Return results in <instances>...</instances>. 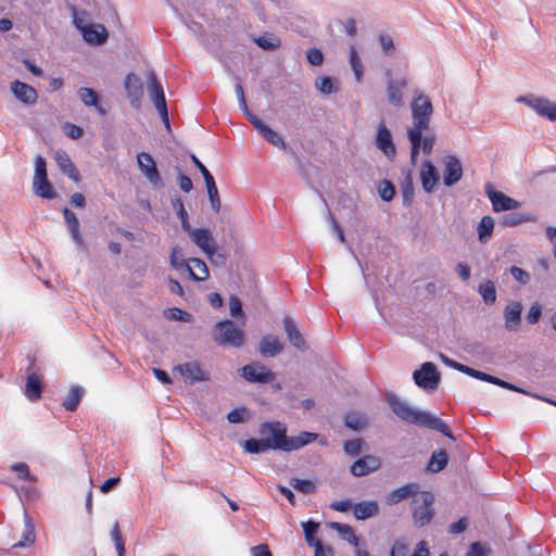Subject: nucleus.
Listing matches in <instances>:
<instances>
[{"label": "nucleus", "mask_w": 556, "mask_h": 556, "mask_svg": "<svg viewBox=\"0 0 556 556\" xmlns=\"http://www.w3.org/2000/svg\"><path fill=\"white\" fill-rule=\"evenodd\" d=\"M490 548L481 542H473L470 544L467 556H486Z\"/></svg>", "instance_id": "57"}, {"label": "nucleus", "mask_w": 556, "mask_h": 556, "mask_svg": "<svg viewBox=\"0 0 556 556\" xmlns=\"http://www.w3.org/2000/svg\"><path fill=\"white\" fill-rule=\"evenodd\" d=\"M250 123L258 130L262 137L275 147L283 149L286 142L282 137L270 127H268L261 118L254 114H249Z\"/></svg>", "instance_id": "14"}, {"label": "nucleus", "mask_w": 556, "mask_h": 556, "mask_svg": "<svg viewBox=\"0 0 556 556\" xmlns=\"http://www.w3.org/2000/svg\"><path fill=\"white\" fill-rule=\"evenodd\" d=\"M391 73V70L384 72L388 78L386 86L387 100L390 105L401 108L404 105L403 91L407 87L408 80L406 77L393 79Z\"/></svg>", "instance_id": "7"}, {"label": "nucleus", "mask_w": 556, "mask_h": 556, "mask_svg": "<svg viewBox=\"0 0 556 556\" xmlns=\"http://www.w3.org/2000/svg\"><path fill=\"white\" fill-rule=\"evenodd\" d=\"M376 146L389 160H393L395 157L396 149L392 140V135L383 123H380L378 126Z\"/></svg>", "instance_id": "15"}, {"label": "nucleus", "mask_w": 556, "mask_h": 556, "mask_svg": "<svg viewBox=\"0 0 556 556\" xmlns=\"http://www.w3.org/2000/svg\"><path fill=\"white\" fill-rule=\"evenodd\" d=\"M468 528V519L466 517L460 518L458 521L453 522L448 528V533L459 534L466 531Z\"/></svg>", "instance_id": "64"}, {"label": "nucleus", "mask_w": 556, "mask_h": 556, "mask_svg": "<svg viewBox=\"0 0 556 556\" xmlns=\"http://www.w3.org/2000/svg\"><path fill=\"white\" fill-rule=\"evenodd\" d=\"M65 223L71 231L72 238L80 248H86L84 243L83 236L79 230V220L74 212H72L68 207H64L62 210Z\"/></svg>", "instance_id": "25"}, {"label": "nucleus", "mask_w": 556, "mask_h": 556, "mask_svg": "<svg viewBox=\"0 0 556 556\" xmlns=\"http://www.w3.org/2000/svg\"><path fill=\"white\" fill-rule=\"evenodd\" d=\"M83 389L77 386H73L70 389L68 394L62 402V406L68 412H75L81 401Z\"/></svg>", "instance_id": "35"}, {"label": "nucleus", "mask_w": 556, "mask_h": 556, "mask_svg": "<svg viewBox=\"0 0 556 556\" xmlns=\"http://www.w3.org/2000/svg\"><path fill=\"white\" fill-rule=\"evenodd\" d=\"M379 506L376 501H363L353 506V514L357 520H365L377 516Z\"/></svg>", "instance_id": "27"}, {"label": "nucleus", "mask_w": 556, "mask_h": 556, "mask_svg": "<svg viewBox=\"0 0 556 556\" xmlns=\"http://www.w3.org/2000/svg\"><path fill=\"white\" fill-rule=\"evenodd\" d=\"M422 427L437 430L441 432L442 434L446 435L447 438L455 440L451 429L440 418L430 415L429 413L426 414V417L421 424Z\"/></svg>", "instance_id": "32"}, {"label": "nucleus", "mask_w": 556, "mask_h": 556, "mask_svg": "<svg viewBox=\"0 0 556 556\" xmlns=\"http://www.w3.org/2000/svg\"><path fill=\"white\" fill-rule=\"evenodd\" d=\"M485 193L491 201L494 212L511 211L519 207L520 203L501 191L494 190L492 184L485 185Z\"/></svg>", "instance_id": "10"}, {"label": "nucleus", "mask_w": 556, "mask_h": 556, "mask_svg": "<svg viewBox=\"0 0 556 556\" xmlns=\"http://www.w3.org/2000/svg\"><path fill=\"white\" fill-rule=\"evenodd\" d=\"M408 545L404 541H395L391 547L390 556H407Z\"/></svg>", "instance_id": "60"}, {"label": "nucleus", "mask_w": 556, "mask_h": 556, "mask_svg": "<svg viewBox=\"0 0 556 556\" xmlns=\"http://www.w3.org/2000/svg\"><path fill=\"white\" fill-rule=\"evenodd\" d=\"M380 47L386 55H392L395 51L393 39L389 35L381 34L379 36Z\"/></svg>", "instance_id": "54"}, {"label": "nucleus", "mask_w": 556, "mask_h": 556, "mask_svg": "<svg viewBox=\"0 0 556 556\" xmlns=\"http://www.w3.org/2000/svg\"><path fill=\"white\" fill-rule=\"evenodd\" d=\"M316 88L325 94H330L334 91L333 83L328 76H323L316 80Z\"/></svg>", "instance_id": "53"}, {"label": "nucleus", "mask_w": 556, "mask_h": 556, "mask_svg": "<svg viewBox=\"0 0 556 556\" xmlns=\"http://www.w3.org/2000/svg\"><path fill=\"white\" fill-rule=\"evenodd\" d=\"M331 528L334 529L339 536L349 542L351 545L357 547L359 539L355 534L354 529L350 525L340 523V522H332Z\"/></svg>", "instance_id": "34"}, {"label": "nucleus", "mask_w": 556, "mask_h": 556, "mask_svg": "<svg viewBox=\"0 0 556 556\" xmlns=\"http://www.w3.org/2000/svg\"><path fill=\"white\" fill-rule=\"evenodd\" d=\"M241 376L251 383H270L276 379V374L261 363L243 366Z\"/></svg>", "instance_id": "8"}, {"label": "nucleus", "mask_w": 556, "mask_h": 556, "mask_svg": "<svg viewBox=\"0 0 556 556\" xmlns=\"http://www.w3.org/2000/svg\"><path fill=\"white\" fill-rule=\"evenodd\" d=\"M410 111L413 126L407 130V136L410 142V159L415 163L419 154L421 134L430 128L433 114V105L430 98L420 91H416L410 103Z\"/></svg>", "instance_id": "2"}, {"label": "nucleus", "mask_w": 556, "mask_h": 556, "mask_svg": "<svg viewBox=\"0 0 556 556\" xmlns=\"http://www.w3.org/2000/svg\"><path fill=\"white\" fill-rule=\"evenodd\" d=\"M229 304H230V314L233 318L244 316L243 311H242L241 301L237 296H231Z\"/></svg>", "instance_id": "63"}, {"label": "nucleus", "mask_w": 556, "mask_h": 556, "mask_svg": "<svg viewBox=\"0 0 556 556\" xmlns=\"http://www.w3.org/2000/svg\"><path fill=\"white\" fill-rule=\"evenodd\" d=\"M477 230L479 240L481 242H486L493 233L494 219L489 215L483 216L478 224Z\"/></svg>", "instance_id": "37"}, {"label": "nucleus", "mask_w": 556, "mask_h": 556, "mask_svg": "<svg viewBox=\"0 0 556 556\" xmlns=\"http://www.w3.org/2000/svg\"><path fill=\"white\" fill-rule=\"evenodd\" d=\"M282 351V345L277 337L265 336L260 342V352L264 356H275Z\"/></svg>", "instance_id": "31"}, {"label": "nucleus", "mask_w": 556, "mask_h": 556, "mask_svg": "<svg viewBox=\"0 0 556 556\" xmlns=\"http://www.w3.org/2000/svg\"><path fill=\"white\" fill-rule=\"evenodd\" d=\"M148 83L150 98L159 113L164 117L167 126H169L164 90L154 72L149 73Z\"/></svg>", "instance_id": "9"}, {"label": "nucleus", "mask_w": 556, "mask_h": 556, "mask_svg": "<svg viewBox=\"0 0 556 556\" xmlns=\"http://www.w3.org/2000/svg\"><path fill=\"white\" fill-rule=\"evenodd\" d=\"M10 89L14 97L26 105L35 104L38 99L34 87L17 79L11 83Z\"/></svg>", "instance_id": "16"}, {"label": "nucleus", "mask_w": 556, "mask_h": 556, "mask_svg": "<svg viewBox=\"0 0 556 556\" xmlns=\"http://www.w3.org/2000/svg\"><path fill=\"white\" fill-rule=\"evenodd\" d=\"M379 194L383 201H391L395 194V189L389 180H383L379 187Z\"/></svg>", "instance_id": "52"}, {"label": "nucleus", "mask_w": 556, "mask_h": 556, "mask_svg": "<svg viewBox=\"0 0 556 556\" xmlns=\"http://www.w3.org/2000/svg\"><path fill=\"white\" fill-rule=\"evenodd\" d=\"M46 177H48L46 160L41 155H37L35 157L34 179L46 178Z\"/></svg>", "instance_id": "55"}, {"label": "nucleus", "mask_w": 556, "mask_h": 556, "mask_svg": "<svg viewBox=\"0 0 556 556\" xmlns=\"http://www.w3.org/2000/svg\"><path fill=\"white\" fill-rule=\"evenodd\" d=\"M435 143L434 135H426L420 140V148L425 154H430L432 152L433 146Z\"/></svg>", "instance_id": "62"}, {"label": "nucleus", "mask_w": 556, "mask_h": 556, "mask_svg": "<svg viewBox=\"0 0 556 556\" xmlns=\"http://www.w3.org/2000/svg\"><path fill=\"white\" fill-rule=\"evenodd\" d=\"M415 383L425 390L433 391L438 388L441 376L437 366L431 362H426L413 375Z\"/></svg>", "instance_id": "6"}, {"label": "nucleus", "mask_w": 556, "mask_h": 556, "mask_svg": "<svg viewBox=\"0 0 556 556\" xmlns=\"http://www.w3.org/2000/svg\"><path fill=\"white\" fill-rule=\"evenodd\" d=\"M260 434L268 441L270 450H280L292 452L314 442L318 434L308 431H302L298 435L288 437L287 428L279 421H267L261 425Z\"/></svg>", "instance_id": "1"}, {"label": "nucleus", "mask_w": 556, "mask_h": 556, "mask_svg": "<svg viewBox=\"0 0 556 556\" xmlns=\"http://www.w3.org/2000/svg\"><path fill=\"white\" fill-rule=\"evenodd\" d=\"M381 466L379 457L366 455L356 459L350 467V472L354 477H364L377 471Z\"/></svg>", "instance_id": "13"}, {"label": "nucleus", "mask_w": 556, "mask_h": 556, "mask_svg": "<svg viewBox=\"0 0 556 556\" xmlns=\"http://www.w3.org/2000/svg\"><path fill=\"white\" fill-rule=\"evenodd\" d=\"M33 188L36 195L42 198V199H54L56 197V193L48 180V177L46 178H39L33 180Z\"/></svg>", "instance_id": "33"}, {"label": "nucleus", "mask_w": 556, "mask_h": 556, "mask_svg": "<svg viewBox=\"0 0 556 556\" xmlns=\"http://www.w3.org/2000/svg\"><path fill=\"white\" fill-rule=\"evenodd\" d=\"M364 441L362 439H353L344 442V452L350 456H357L362 452Z\"/></svg>", "instance_id": "48"}, {"label": "nucleus", "mask_w": 556, "mask_h": 556, "mask_svg": "<svg viewBox=\"0 0 556 556\" xmlns=\"http://www.w3.org/2000/svg\"><path fill=\"white\" fill-rule=\"evenodd\" d=\"M20 480L36 482V478L30 475L29 467L26 463H15L11 467Z\"/></svg>", "instance_id": "47"}, {"label": "nucleus", "mask_w": 556, "mask_h": 556, "mask_svg": "<svg viewBox=\"0 0 556 556\" xmlns=\"http://www.w3.org/2000/svg\"><path fill=\"white\" fill-rule=\"evenodd\" d=\"M302 527L305 535V541L309 546L316 547V544H321V542L318 539H316V534L319 529L318 522L307 520L302 523Z\"/></svg>", "instance_id": "38"}, {"label": "nucleus", "mask_w": 556, "mask_h": 556, "mask_svg": "<svg viewBox=\"0 0 556 556\" xmlns=\"http://www.w3.org/2000/svg\"><path fill=\"white\" fill-rule=\"evenodd\" d=\"M344 425L354 431H361L367 426V419L363 414L353 412L344 416Z\"/></svg>", "instance_id": "39"}, {"label": "nucleus", "mask_w": 556, "mask_h": 556, "mask_svg": "<svg viewBox=\"0 0 556 556\" xmlns=\"http://www.w3.org/2000/svg\"><path fill=\"white\" fill-rule=\"evenodd\" d=\"M255 42L264 50H275L280 47V39L273 35L260 36L255 39Z\"/></svg>", "instance_id": "46"}, {"label": "nucleus", "mask_w": 556, "mask_h": 556, "mask_svg": "<svg viewBox=\"0 0 556 556\" xmlns=\"http://www.w3.org/2000/svg\"><path fill=\"white\" fill-rule=\"evenodd\" d=\"M35 538H36V535H35L34 528L31 526H27V528L25 529V531L23 533V540L18 541L13 546L14 547H23V546L31 545L35 542Z\"/></svg>", "instance_id": "56"}, {"label": "nucleus", "mask_w": 556, "mask_h": 556, "mask_svg": "<svg viewBox=\"0 0 556 556\" xmlns=\"http://www.w3.org/2000/svg\"><path fill=\"white\" fill-rule=\"evenodd\" d=\"M387 402L400 419L412 425L421 426L427 414L426 412L410 407L406 402H403L392 393L387 395Z\"/></svg>", "instance_id": "5"}, {"label": "nucleus", "mask_w": 556, "mask_h": 556, "mask_svg": "<svg viewBox=\"0 0 556 556\" xmlns=\"http://www.w3.org/2000/svg\"><path fill=\"white\" fill-rule=\"evenodd\" d=\"M206 190H207V195H208V200H210L212 210L215 213H219L222 203H220V198H219V193H218V189H217L216 185L207 187Z\"/></svg>", "instance_id": "49"}, {"label": "nucleus", "mask_w": 556, "mask_h": 556, "mask_svg": "<svg viewBox=\"0 0 556 556\" xmlns=\"http://www.w3.org/2000/svg\"><path fill=\"white\" fill-rule=\"evenodd\" d=\"M112 540L114 542L115 548L117 551L118 556H125L126 548H125V542L119 529L118 522H115L111 530Z\"/></svg>", "instance_id": "45"}, {"label": "nucleus", "mask_w": 556, "mask_h": 556, "mask_svg": "<svg viewBox=\"0 0 556 556\" xmlns=\"http://www.w3.org/2000/svg\"><path fill=\"white\" fill-rule=\"evenodd\" d=\"M479 293L485 304H493L496 300V290L494 282L486 280L479 286Z\"/></svg>", "instance_id": "43"}, {"label": "nucleus", "mask_w": 556, "mask_h": 556, "mask_svg": "<svg viewBox=\"0 0 556 556\" xmlns=\"http://www.w3.org/2000/svg\"><path fill=\"white\" fill-rule=\"evenodd\" d=\"M433 503L434 496L428 491H422L413 498L412 515L417 528H422L431 522L434 516Z\"/></svg>", "instance_id": "4"}, {"label": "nucleus", "mask_w": 556, "mask_h": 556, "mask_svg": "<svg viewBox=\"0 0 556 556\" xmlns=\"http://www.w3.org/2000/svg\"><path fill=\"white\" fill-rule=\"evenodd\" d=\"M243 447H244L245 452H248L250 454L264 453V452L270 450L268 441L264 440L263 438L260 440L249 439V440L244 441Z\"/></svg>", "instance_id": "42"}, {"label": "nucleus", "mask_w": 556, "mask_h": 556, "mask_svg": "<svg viewBox=\"0 0 556 556\" xmlns=\"http://www.w3.org/2000/svg\"><path fill=\"white\" fill-rule=\"evenodd\" d=\"M55 162L58 166L60 167L61 172L65 174L68 178H71L75 182H79L81 179L79 170L76 168L74 163L72 162L68 154L63 151L59 150L55 153Z\"/></svg>", "instance_id": "19"}, {"label": "nucleus", "mask_w": 556, "mask_h": 556, "mask_svg": "<svg viewBox=\"0 0 556 556\" xmlns=\"http://www.w3.org/2000/svg\"><path fill=\"white\" fill-rule=\"evenodd\" d=\"M137 162L140 172L154 187L163 186L161 175L151 154L147 152H140L137 155Z\"/></svg>", "instance_id": "11"}, {"label": "nucleus", "mask_w": 556, "mask_h": 556, "mask_svg": "<svg viewBox=\"0 0 556 556\" xmlns=\"http://www.w3.org/2000/svg\"><path fill=\"white\" fill-rule=\"evenodd\" d=\"M447 462L448 455L445 450L441 448L431 455L428 464V469L431 472H439L445 468Z\"/></svg>", "instance_id": "36"}, {"label": "nucleus", "mask_w": 556, "mask_h": 556, "mask_svg": "<svg viewBox=\"0 0 556 556\" xmlns=\"http://www.w3.org/2000/svg\"><path fill=\"white\" fill-rule=\"evenodd\" d=\"M185 269L194 281H204L210 276L205 262L197 257L188 260V264H185Z\"/></svg>", "instance_id": "23"}, {"label": "nucleus", "mask_w": 556, "mask_h": 556, "mask_svg": "<svg viewBox=\"0 0 556 556\" xmlns=\"http://www.w3.org/2000/svg\"><path fill=\"white\" fill-rule=\"evenodd\" d=\"M463 177L460 161L455 155H447L444 159L443 184L451 187L457 184Z\"/></svg>", "instance_id": "12"}, {"label": "nucleus", "mask_w": 556, "mask_h": 556, "mask_svg": "<svg viewBox=\"0 0 556 556\" xmlns=\"http://www.w3.org/2000/svg\"><path fill=\"white\" fill-rule=\"evenodd\" d=\"M522 305L518 301L509 302L504 309L505 328L517 331L521 324Z\"/></svg>", "instance_id": "18"}, {"label": "nucleus", "mask_w": 556, "mask_h": 556, "mask_svg": "<svg viewBox=\"0 0 556 556\" xmlns=\"http://www.w3.org/2000/svg\"><path fill=\"white\" fill-rule=\"evenodd\" d=\"M349 61L354 72L356 81L361 83L363 80V64L358 56L357 50L353 45L350 47Z\"/></svg>", "instance_id": "41"}, {"label": "nucleus", "mask_w": 556, "mask_h": 556, "mask_svg": "<svg viewBox=\"0 0 556 556\" xmlns=\"http://www.w3.org/2000/svg\"><path fill=\"white\" fill-rule=\"evenodd\" d=\"M403 200L406 205H409L414 198V188L410 176H407L405 181L402 184Z\"/></svg>", "instance_id": "51"}, {"label": "nucleus", "mask_w": 556, "mask_h": 556, "mask_svg": "<svg viewBox=\"0 0 556 556\" xmlns=\"http://www.w3.org/2000/svg\"><path fill=\"white\" fill-rule=\"evenodd\" d=\"M531 220H533V218L530 215L519 213V212H514V213L505 214L504 216H502L501 225L506 226V227H515V226H518V225H521L523 223L531 222Z\"/></svg>", "instance_id": "40"}, {"label": "nucleus", "mask_w": 556, "mask_h": 556, "mask_svg": "<svg viewBox=\"0 0 556 556\" xmlns=\"http://www.w3.org/2000/svg\"><path fill=\"white\" fill-rule=\"evenodd\" d=\"M306 59L312 65H320L324 62V55L317 48H311L306 52Z\"/></svg>", "instance_id": "58"}, {"label": "nucleus", "mask_w": 556, "mask_h": 556, "mask_svg": "<svg viewBox=\"0 0 556 556\" xmlns=\"http://www.w3.org/2000/svg\"><path fill=\"white\" fill-rule=\"evenodd\" d=\"M213 340L223 346L240 348L244 343V332L231 320H223L213 327Z\"/></svg>", "instance_id": "3"}, {"label": "nucleus", "mask_w": 556, "mask_h": 556, "mask_svg": "<svg viewBox=\"0 0 556 556\" xmlns=\"http://www.w3.org/2000/svg\"><path fill=\"white\" fill-rule=\"evenodd\" d=\"M511 276L522 285H527L530 281V275L526 270L520 267L513 266L510 267Z\"/></svg>", "instance_id": "61"}, {"label": "nucleus", "mask_w": 556, "mask_h": 556, "mask_svg": "<svg viewBox=\"0 0 556 556\" xmlns=\"http://www.w3.org/2000/svg\"><path fill=\"white\" fill-rule=\"evenodd\" d=\"M541 315H542V306L539 303H534L531 305L526 319L529 324L534 325L539 321Z\"/></svg>", "instance_id": "59"}, {"label": "nucleus", "mask_w": 556, "mask_h": 556, "mask_svg": "<svg viewBox=\"0 0 556 556\" xmlns=\"http://www.w3.org/2000/svg\"><path fill=\"white\" fill-rule=\"evenodd\" d=\"M181 257V250L179 247H174L172 249L170 255H169V262L170 265L176 268H185V264H188V261L180 258Z\"/></svg>", "instance_id": "50"}, {"label": "nucleus", "mask_w": 556, "mask_h": 556, "mask_svg": "<svg viewBox=\"0 0 556 556\" xmlns=\"http://www.w3.org/2000/svg\"><path fill=\"white\" fill-rule=\"evenodd\" d=\"M42 388V376L36 372L28 374L24 390L26 397L31 402L38 401L41 397Z\"/></svg>", "instance_id": "22"}, {"label": "nucleus", "mask_w": 556, "mask_h": 556, "mask_svg": "<svg viewBox=\"0 0 556 556\" xmlns=\"http://www.w3.org/2000/svg\"><path fill=\"white\" fill-rule=\"evenodd\" d=\"M283 327H285V331L287 333V337H288L290 343L298 350H304L305 349V340H304L302 333L300 332V330L296 328L292 318H290L289 316H286L283 318Z\"/></svg>", "instance_id": "26"}, {"label": "nucleus", "mask_w": 556, "mask_h": 556, "mask_svg": "<svg viewBox=\"0 0 556 556\" xmlns=\"http://www.w3.org/2000/svg\"><path fill=\"white\" fill-rule=\"evenodd\" d=\"M290 485L303 494H312L316 491L315 483L307 479L293 478L290 481Z\"/></svg>", "instance_id": "44"}, {"label": "nucleus", "mask_w": 556, "mask_h": 556, "mask_svg": "<svg viewBox=\"0 0 556 556\" xmlns=\"http://www.w3.org/2000/svg\"><path fill=\"white\" fill-rule=\"evenodd\" d=\"M530 105L539 115L547 117L549 121H556V103L538 98L532 100Z\"/></svg>", "instance_id": "28"}, {"label": "nucleus", "mask_w": 556, "mask_h": 556, "mask_svg": "<svg viewBox=\"0 0 556 556\" xmlns=\"http://www.w3.org/2000/svg\"><path fill=\"white\" fill-rule=\"evenodd\" d=\"M420 492H418V484L407 483L405 485H402V486L391 491L386 496V503L388 505H395V504L400 503L401 501H404L410 496L415 497Z\"/></svg>", "instance_id": "21"}, {"label": "nucleus", "mask_w": 556, "mask_h": 556, "mask_svg": "<svg viewBox=\"0 0 556 556\" xmlns=\"http://www.w3.org/2000/svg\"><path fill=\"white\" fill-rule=\"evenodd\" d=\"M191 240L207 255L212 256L215 252V241L208 229L195 228L190 231Z\"/></svg>", "instance_id": "17"}, {"label": "nucleus", "mask_w": 556, "mask_h": 556, "mask_svg": "<svg viewBox=\"0 0 556 556\" xmlns=\"http://www.w3.org/2000/svg\"><path fill=\"white\" fill-rule=\"evenodd\" d=\"M84 39L93 45H102L108 39V31L102 25H89L81 28Z\"/></svg>", "instance_id": "24"}, {"label": "nucleus", "mask_w": 556, "mask_h": 556, "mask_svg": "<svg viewBox=\"0 0 556 556\" xmlns=\"http://www.w3.org/2000/svg\"><path fill=\"white\" fill-rule=\"evenodd\" d=\"M178 370L184 378L189 379L191 382L206 379L205 372L197 362L179 365Z\"/></svg>", "instance_id": "29"}, {"label": "nucleus", "mask_w": 556, "mask_h": 556, "mask_svg": "<svg viewBox=\"0 0 556 556\" xmlns=\"http://www.w3.org/2000/svg\"><path fill=\"white\" fill-rule=\"evenodd\" d=\"M439 179L440 176L434 165L430 161L424 162L420 170V180L424 190L426 192H432Z\"/></svg>", "instance_id": "20"}, {"label": "nucleus", "mask_w": 556, "mask_h": 556, "mask_svg": "<svg viewBox=\"0 0 556 556\" xmlns=\"http://www.w3.org/2000/svg\"><path fill=\"white\" fill-rule=\"evenodd\" d=\"M78 96L86 106H94L102 116L106 114V110L99 103V94L93 89L81 87L78 90Z\"/></svg>", "instance_id": "30"}]
</instances>
